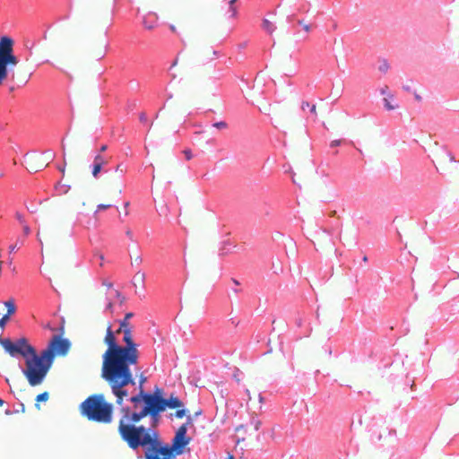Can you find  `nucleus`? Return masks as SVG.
Returning <instances> with one entry per match:
<instances>
[{
    "label": "nucleus",
    "instance_id": "obj_33",
    "mask_svg": "<svg viewBox=\"0 0 459 459\" xmlns=\"http://www.w3.org/2000/svg\"><path fill=\"white\" fill-rule=\"evenodd\" d=\"M15 217L21 224L25 223L24 217L21 213L17 212Z\"/></svg>",
    "mask_w": 459,
    "mask_h": 459
},
{
    "label": "nucleus",
    "instance_id": "obj_15",
    "mask_svg": "<svg viewBox=\"0 0 459 459\" xmlns=\"http://www.w3.org/2000/svg\"><path fill=\"white\" fill-rule=\"evenodd\" d=\"M262 28L269 34H273L275 30L274 24L268 19H264L262 22Z\"/></svg>",
    "mask_w": 459,
    "mask_h": 459
},
{
    "label": "nucleus",
    "instance_id": "obj_8",
    "mask_svg": "<svg viewBox=\"0 0 459 459\" xmlns=\"http://www.w3.org/2000/svg\"><path fill=\"white\" fill-rule=\"evenodd\" d=\"M453 161H455V157L446 148L438 149L434 153V163L437 170L448 171Z\"/></svg>",
    "mask_w": 459,
    "mask_h": 459
},
{
    "label": "nucleus",
    "instance_id": "obj_53",
    "mask_svg": "<svg viewBox=\"0 0 459 459\" xmlns=\"http://www.w3.org/2000/svg\"><path fill=\"white\" fill-rule=\"evenodd\" d=\"M362 260L364 263H366V262H368V257L366 255H364Z\"/></svg>",
    "mask_w": 459,
    "mask_h": 459
},
{
    "label": "nucleus",
    "instance_id": "obj_43",
    "mask_svg": "<svg viewBox=\"0 0 459 459\" xmlns=\"http://www.w3.org/2000/svg\"><path fill=\"white\" fill-rule=\"evenodd\" d=\"M17 248V245H13L10 247V252H14Z\"/></svg>",
    "mask_w": 459,
    "mask_h": 459
},
{
    "label": "nucleus",
    "instance_id": "obj_28",
    "mask_svg": "<svg viewBox=\"0 0 459 459\" xmlns=\"http://www.w3.org/2000/svg\"><path fill=\"white\" fill-rule=\"evenodd\" d=\"M126 171V168L122 165H117L116 168V172L119 173L120 175L125 174Z\"/></svg>",
    "mask_w": 459,
    "mask_h": 459
},
{
    "label": "nucleus",
    "instance_id": "obj_37",
    "mask_svg": "<svg viewBox=\"0 0 459 459\" xmlns=\"http://www.w3.org/2000/svg\"><path fill=\"white\" fill-rule=\"evenodd\" d=\"M96 257H97L98 259H100V265H102V262H103V260H104V255H103L102 254H97V255H96Z\"/></svg>",
    "mask_w": 459,
    "mask_h": 459
},
{
    "label": "nucleus",
    "instance_id": "obj_42",
    "mask_svg": "<svg viewBox=\"0 0 459 459\" xmlns=\"http://www.w3.org/2000/svg\"><path fill=\"white\" fill-rule=\"evenodd\" d=\"M145 381H146V377H141V379H140V388H141V389H143V388H142V385H143V384Z\"/></svg>",
    "mask_w": 459,
    "mask_h": 459
},
{
    "label": "nucleus",
    "instance_id": "obj_46",
    "mask_svg": "<svg viewBox=\"0 0 459 459\" xmlns=\"http://www.w3.org/2000/svg\"><path fill=\"white\" fill-rule=\"evenodd\" d=\"M123 333V330H120V327H119L116 332H114L115 335H116V334H118V333Z\"/></svg>",
    "mask_w": 459,
    "mask_h": 459
},
{
    "label": "nucleus",
    "instance_id": "obj_36",
    "mask_svg": "<svg viewBox=\"0 0 459 459\" xmlns=\"http://www.w3.org/2000/svg\"><path fill=\"white\" fill-rule=\"evenodd\" d=\"M126 234L131 240L133 239V232L130 229L126 230Z\"/></svg>",
    "mask_w": 459,
    "mask_h": 459
},
{
    "label": "nucleus",
    "instance_id": "obj_21",
    "mask_svg": "<svg viewBox=\"0 0 459 459\" xmlns=\"http://www.w3.org/2000/svg\"><path fill=\"white\" fill-rule=\"evenodd\" d=\"M385 108L387 110H394L397 108V105H394L391 103L390 100L388 98L384 99Z\"/></svg>",
    "mask_w": 459,
    "mask_h": 459
},
{
    "label": "nucleus",
    "instance_id": "obj_58",
    "mask_svg": "<svg viewBox=\"0 0 459 459\" xmlns=\"http://www.w3.org/2000/svg\"><path fill=\"white\" fill-rule=\"evenodd\" d=\"M4 401L2 399H0V407L4 405Z\"/></svg>",
    "mask_w": 459,
    "mask_h": 459
},
{
    "label": "nucleus",
    "instance_id": "obj_63",
    "mask_svg": "<svg viewBox=\"0 0 459 459\" xmlns=\"http://www.w3.org/2000/svg\"><path fill=\"white\" fill-rule=\"evenodd\" d=\"M128 206H129V202H126V203L125 204V207H128Z\"/></svg>",
    "mask_w": 459,
    "mask_h": 459
},
{
    "label": "nucleus",
    "instance_id": "obj_18",
    "mask_svg": "<svg viewBox=\"0 0 459 459\" xmlns=\"http://www.w3.org/2000/svg\"><path fill=\"white\" fill-rule=\"evenodd\" d=\"M236 0H230L229 2V10H228V18L230 19H234L236 18L237 16V13H238V11H237V8L236 6L234 5V3H235Z\"/></svg>",
    "mask_w": 459,
    "mask_h": 459
},
{
    "label": "nucleus",
    "instance_id": "obj_1",
    "mask_svg": "<svg viewBox=\"0 0 459 459\" xmlns=\"http://www.w3.org/2000/svg\"><path fill=\"white\" fill-rule=\"evenodd\" d=\"M123 342L125 346L117 344L111 325L108 324L104 338L108 349L103 354L101 377L110 386L117 405H122L124 399L128 397L127 387L135 385L129 367L136 365L139 359L138 346L134 342L132 329L123 330Z\"/></svg>",
    "mask_w": 459,
    "mask_h": 459
},
{
    "label": "nucleus",
    "instance_id": "obj_32",
    "mask_svg": "<svg viewBox=\"0 0 459 459\" xmlns=\"http://www.w3.org/2000/svg\"><path fill=\"white\" fill-rule=\"evenodd\" d=\"M115 293H116V296L119 299L121 304L126 301V298L124 296H122L118 290H116Z\"/></svg>",
    "mask_w": 459,
    "mask_h": 459
},
{
    "label": "nucleus",
    "instance_id": "obj_13",
    "mask_svg": "<svg viewBox=\"0 0 459 459\" xmlns=\"http://www.w3.org/2000/svg\"><path fill=\"white\" fill-rule=\"evenodd\" d=\"M182 406H183V403L178 397L170 396L169 399H165V404H164L165 409L167 407H169L170 409H176V408H180Z\"/></svg>",
    "mask_w": 459,
    "mask_h": 459
},
{
    "label": "nucleus",
    "instance_id": "obj_54",
    "mask_svg": "<svg viewBox=\"0 0 459 459\" xmlns=\"http://www.w3.org/2000/svg\"><path fill=\"white\" fill-rule=\"evenodd\" d=\"M335 214H336V211H333V212L330 213V215H331V216H335Z\"/></svg>",
    "mask_w": 459,
    "mask_h": 459
},
{
    "label": "nucleus",
    "instance_id": "obj_59",
    "mask_svg": "<svg viewBox=\"0 0 459 459\" xmlns=\"http://www.w3.org/2000/svg\"><path fill=\"white\" fill-rule=\"evenodd\" d=\"M232 281L234 282V284H237V285L238 284V281L235 279H233Z\"/></svg>",
    "mask_w": 459,
    "mask_h": 459
},
{
    "label": "nucleus",
    "instance_id": "obj_30",
    "mask_svg": "<svg viewBox=\"0 0 459 459\" xmlns=\"http://www.w3.org/2000/svg\"><path fill=\"white\" fill-rule=\"evenodd\" d=\"M175 415H176V417H177V418H179V419H180V418H183V417L186 415V411H185V410H183V409H182V410H178V411H176V414H175Z\"/></svg>",
    "mask_w": 459,
    "mask_h": 459
},
{
    "label": "nucleus",
    "instance_id": "obj_6",
    "mask_svg": "<svg viewBox=\"0 0 459 459\" xmlns=\"http://www.w3.org/2000/svg\"><path fill=\"white\" fill-rule=\"evenodd\" d=\"M143 403L144 407L141 411H136V415L142 419L150 415L153 421L157 422L159 420V414L165 411V399L157 393L146 394V395H143Z\"/></svg>",
    "mask_w": 459,
    "mask_h": 459
},
{
    "label": "nucleus",
    "instance_id": "obj_17",
    "mask_svg": "<svg viewBox=\"0 0 459 459\" xmlns=\"http://www.w3.org/2000/svg\"><path fill=\"white\" fill-rule=\"evenodd\" d=\"M143 395H146V394L143 392V389H141L140 393L137 395L132 396L130 398V401L134 403V410L137 409V404L143 402Z\"/></svg>",
    "mask_w": 459,
    "mask_h": 459
},
{
    "label": "nucleus",
    "instance_id": "obj_64",
    "mask_svg": "<svg viewBox=\"0 0 459 459\" xmlns=\"http://www.w3.org/2000/svg\"><path fill=\"white\" fill-rule=\"evenodd\" d=\"M299 124L301 125L302 127H305V125H303L301 121H299Z\"/></svg>",
    "mask_w": 459,
    "mask_h": 459
},
{
    "label": "nucleus",
    "instance_id": "obj_48",
    "mask_svg": "<svg viewBox=\"0 0 459 459\" xmlns=\"http://www.w3.org/2000/svg\"><path fill=\"white\" fill-rule=\"evenodd\" d=\"M135 262H137L138 264L142 263V258L140 256H137L135 258Z\"/></svg>",
    "mask_w": 459,
    "mask_h": 459
},
{
    "label": "nucleus",
    "instance_id": "obj_35",
    "mask_svg": "<svg viewBox=\"0 0 459 459\" xmlns=\"http://www.w3.org/2000/svg\"><path fill=\"white\" fill-rule=\"evenodd\" d=\"M299 23L303 26V29L308 32L310 30V25L303 23V21H299Z\"/></svg>",
    "mask_w": 459,
    "mask_h": 459
},
{
    "label": "nucleus",
    "instance_id": "obj_22",
    "mask_svg": "<svg viewBox=\"0 0 459 459\" xmlns=\"http://www.w3.org/2000/svg\"><path fill=\"white\" fill-rule=\"evenodd\" d=\"M212 126L219 130H224L228 128V124L225 121L216 122Z\"/></svg>",
    "mask_w": 459,
    "mask_h": 459
},
{
    "label": "nucleus",
    "instance_id": "obj_7",
    "mask_svg": "<svg viewBox=\"0 0 459 459\" xmlns=\"http://www.w3.org/2000/svg\"><path fill=\"white\" fill-rule=\"evenodd\" d=\"M0 345L12 357L18 355L23 359L34 352L35 348L31 346L26 338H20L13 342L9 338H0Z\"/></svg>",
    "mask_w": 459,
    "mask_h": 459
},
{
    "label": "nucleus",
    "instance_id": "obj_3",
    "mask_svg": "<svg viewBox=\"0 0 459 459\" xmlns=\"http://www.w3.org/2000/svg\"><path fill=\"white\" fill-rule=\"evenodd\" d=\"M81 413L89 420L108 424L113 419V405L106 402L102 394H92L80 405Z\"/></svg>",
    "mask_w": 459,
    "mask_h": 459
},
{
    "label": "nucleus",
    "instance_id": "obj_11",
    "mask_svg": "<svg viewBox=\"0 0 459 459\" xmlns=\"http://www.w3.org/2000/svg\"><path fill=\"white\" fill-rule=\"evenodd\" d=\"M306 108H308L309 112L313 116V119L316 120L317 118V108L316 104H311L307 100H302L300 103V109L305 111Z\"/></svg>",
    "mask_w": 459,
    "mask_h": 459
},
{
    "label": "nucleus",
    "instance_id": "obj_25",
    "mask_svg": "<svg viewBox=\"0 0 459 459\" xmlns=\"http://www.w3.org/2000/svg\"><path fill=\"white\" fill-rule=\"evenodd\" d=\"M9 316H7L6 315H4L1 319H0V327L2 329H4L5 327V325H6V322L9 320Z\"/></svg>",
    "mask_w": 459,
    "mask_h": 459
},
{
    "label": "nucleus",
    "instance_id": "obj_61",
    "mask_svg": "<svg viewBox=\"0 0 459 459\" xmlns=\"http://www.w3.org/2000/svg\"><path fill=\"white\" fill-rule=\"evenodd\" d=\"M118 194H121L122 193V188L119 187L118 190H117Z\"/></svg>",
    "mask_w": 459,
    "mask_h": 459
},
{
    "label": "nucleus",
    "instance_id": "obj_55",
    "mask_svg": "<svg viewBox=\"0 0 459 459\" xmlns=\"http://www.w3.org/2000/svg\"><path fill=\"white\" fill-rule=\"evenodd\" d=\"M243 428H244V426H243V425H241V426L238 427V428L236 429V430H237V431H238L240 429H243Z\"/></svg>",
    "mask_w": 459,
    "mask_h": 459
},
{
    "label": "nucleus",
    "instance_id": "obj_52",
    "mask_svg": "<svg viewBox=\"0 0 459 459\" xmlns=\"http://www.w3.org/2000/svg\"><path fill=\"white\" fill-rule=\"evenodd\" d=\"M387 90H388V88H387V86H385V89L382 90V93H385Z\"/></svg>",
    "mask_w": 459,
    "mask_h": 459
},
{
    "label": "nucleus",
    "instance_id": "obj_23",
    "mask_svg": "<svg viewBox=\"0 0 459 459\" xmlns=\"http://www.w3.org/2000/svg\"><path fill=\"white\" fill-rule=\"evenodd\" d=\"M102 169V166L99 165V164H96V163H93V167H92V176L94 178H97L99 173L100 172Z\"/></svg>",
    "mask_w": 459,
    "mask_h": 459
},
{
    "label": "nucleus",
    "instance_id": "obj_26",
    "mask_svg": "<svg viewBox=\"0 0 459 459\" xmlns=\"http://www.w3.org/2000/svg\"><path fill=\"white\" fill-rule=\"evenodd\" d=\"M183 153L187 160H189L193 158L192 152L189 149H185L183 151Z\"/></svg>",
    "mask_w": 459,
    "mask_h": 459
},
{
    "label": "nucleus",
    "instance_id": "obj_31",
    "mask_svg": "<svg viewBox=\"0 0 459 459\" xmlns=\"http://www.w3.org/2000/svg\"><path fill=\"white\" fill-rule=\"evenodd\" d=\"M161 212H162V213H161V214H162L164 217H168V215H169V207H168V205H167V204H164V206L161 208Z\"/></svg>",
    "mask_w": 459,
    "mask_h": 459
},
{
    "label": "nucleus",
    "instance_id": "obj_19",
    "mask_svg": "<svg viewBox=\"0 0 459 459\" xmlns=\"http://www.w3.org/2000/svg\"><path fill=\"white\" fill-rule=\"evenodd\" d=\"M94 163L99 164L103 167L105 164L108 163V161L105 160V158L103 156H101L100 154H98L94 158Z\"/></svg>",
    "mask_w": 459,
    "mask_h": 459
},
{
    "label": "nucleus",
    "instance_id": "obj_62",
    "mask_svg": "<svg viewBox=\"0 0 459 459\" xmlns=\"http://www.w3.org/2000/svg\"><path fill=\"white\" fill-rule=\"evenodd\" d=\"M60 171L64 174L65 173V168L60 169Z\"/></svg>",
    "mask_w": 459,
    "mask_h": 459
},
{
    "label": "nucleus",
    "instance_id": "obj_4",
    "mask_svg": "<svg viewBox=\"0 0 459 459\" xmlns=\"http://www.w3.org/2000/svg\"><path fill=\"white\" fill-rule=\"evenodd\" d=\"M187 423L181 425L172 439V445L165 444L159 436L157 455L159 459H175L177 455L184 453L185 447L190 443L191 438L186 436Z\"/></svg>",
    "mask_w": 459,
    "mask_h": 459
},
{
    "label": "nucleus",
    "instance_id": "obj_38",
    "mask_svg": "<svg viewBox=\"0 0 459 459\" xmlns=\"http://www.w3.org/2000/svg\"><path fill=\"white\" fill-rule=\"evenodd\" d=\"M379 69H380L382 72H386V71H387V69H388V65H387V64H384L383 65H381V66L379 67Z\"/></svg>",
    "mask_w": 459,
    "mask_h": 459
},
{
    "label": "nucleus",
    "instance_id": "obj_29",
    "mask_svg": "<svg viewBox=\"0 0 459 459\" xmlns=\"http://www.w3.org/2000/svg\"><path fill=\"white\" fill-rule=\"evenodd\" d=\"M109 207H111V204H99L97 206L96 212H100L101 210L108 209Z\"/></svg>",
    "mask_w": 459,
    "mask_h": 459
},
{
    "label": "nucleus",
    "instance_id": "obj_16",
    "mask_svg": "<svg viewBox=\"0 0 459 459\" xmlns=\"http://www.w3.org/2000/svg\"><path fill=\"white\" fill-rule=\"evenodd\" d=\"M4 306L7 308V312L5 314L7 316L10 317L12 315H13L15 313L16 307H15L14 301L13 299H9V300L5 301Z\"/></svg>",
    "mask_w": 459,
    "mask_h": 459
},
{
    "label": "nucleus",
    "instance_id": "obj_56",
    "mask_svg": "<svg viewBox=\"0 0 459 459\" xmlns=\"http://www.w3.org/2000/svg\"><path fill=\"white\" fill-rule=\"evenodd\" d=\"M104 56H105V50L102 53H100V58H102Z\"/></svg>",
    "mask_w": 459,
    "mask_h": 459
},
{
    "label": "nucleus",
    "instance_id": "obj_57",
    "mask_svg": "<svg viewBox=\"0 0 459 459\" xmlns=\"http://www.w3.org/2000/svg\"><path fill=\"white\" fill-rule=\"evenodd\" d=\"M177 63H178V59H176V60L173 62L172 66H175V65H177Z\"/></svg>",
    "mask_w": 459,
    "mask_h": 459
},
{
    "label": "nucleus",
    "instance_id": "obj_60",
    "mask_svg": "<svg viewBox=\"0 0 459 459\" xmlns=\"http://www.w3.org/2000/svg\"><path fill=\"white\" fill-rule=\"evenodd\" d=\"M228 459H235V458H234V456H233L232 455H230L228 456Z\"/></svg>",
    "mask_w": 459,
    "mask_h": 459
},
{
    "label": "nucleus",
    "instance_id": "obj_49",
    "mask_svg": "<svg viewBox=\"0 0 459 459\" xmlns=\"http://www.w3.org/2000/svg\"><path fill=\"white\" fill-rule=\"evenodd\" d=\"M108 289L112 288V283L110 282H105L104 283Z\"/></svg>",
    "mask_w": 459,
    "mask_h": 459
},
{
    "label": "nucleus",
    "instance_id": "obj_41",
    "mask_svg": "<svg viewBox=\"0 0 459 459\" xmlns=\"http://www.w3.org/2000/svg\"><path fill=\"white\" fill-rule=\"evenodd\" d=\"M414 98L417 101H421V97L418 93L414 92Z\"/></svg>",
    "mask_w": 459,
    "mask_h": 459
},
{
    "label": "nucleus",
    "instance_id": "obj_47",
    "mask_svg": "<svg viewBox=\"0 0 459 459\" xmlns=\"http://www.w3.org/2000/svg\"><path fill=\"white\" fill-rule=\"evenodd\" d=\"M169 29L171 30V31L176 32V27L174 25H170Z\"/></svg>",
    "mask_w": 459,
    "mask_h": 459
},
{
    "label": "nucleus",
    "instance_id": "obj_9",
    "mask_svg": "<svg viewBox=\"0 0 459 459\" xmlns=\"http://www.w3.org/2000/svg\"><path fill=\"white\" fill-rule=\"evenodd\" d=\"M69 349L70 342L68 340L55 335L45 351H50L51 360L54 361L55 354L65 355Z\"/></svg>",
    "mask_w": 459,
    "mask_h": 459
},
{
    "label": "nucleus",
    "instance_id": "obj_50",
    "mask_svg": "<svg viewBox=\"0 0 459 459\" xmlns=\"http://www.w3.org/2000/svg\"><path fill=\"white\" fill-rule=\"evenodd\" d=\"M403 89H404L406 91H411V87H410V86H403Z\"/></svg>",
    "mask_w": 459,
    "mask_h": 459
},
{
    "label": "nucleus",
    "instance_id": "obj_51",
    "mask_svg": "<svg viewBox=\"0 0 459 459\" xmlns=\"http://www.w3.org/2000/svg\"><path fill=\"white\" fill-rule=\"evenodd\" d=\"M124 210H126V211H125V215H126V216H127V215H128V213H129V212H128V211H127V207H124Z\"/></svg>",
    "mask_w": 459,
    "mask_h": 459
},
{
    "label": "nucleus",
    "instance_id": "obj_40",
    "mask_svg": "<svg viewBox=\"0 0 459 459\" xmlns=\"http://www.w3.org/2000/svg\"><path fill=\"white\" fill-rule=\"evenodd\" d=\"M264 110L270 112L271 110H273V106L271 104H267L264 107Z\"/></svg>",
    "mask_w": 459,
    "mask_h": 459
},
{
    "label": "nucleus",
    "instance_id": "obj_10",
    "mask_svg": "<svg viewBox=\"0 0 459 459\" xmlns=\"http://www.w3.org/2000/svg\"><path fill=\"white\" fill-rule=\"evenodd\" d=\"M158 16L155 13H150L143 17V25L148 30H152L157 27Z\"/></svg>",
    "mask_w": 459,
    "mask_h": 459
},
{
    "label": "nucleus",
    "instance_id": "obj_39",
    "mask_svg": "<svg viewBox=\"0 0 459 459\" xmlns=\"http://www.w3.org/2000/svg\"><path fill=\"white\" fill-rule=\"evenodd\" d=\"M113 308V303L111 301H108L107 304V309L109 311H112Z\"/></svg>",
    "mask_w": 459,
    "mask_h": 459
},
{
    "label": "nucleus",
    "instance_id": "obj_27",
    "mask_svg": "<svg viewBox=\"0 0 459 459\" xmlns=\"http://www.w3.org/2000/svg\"><path fill=\"white\" fill-rule=\"evenodd\" d=\"M22 230H23V233L25 236H28L30 234V228L25 223L22 224Z\"/></svg>",
    "mask_w": 459,
    "mask_h": 459
},
{
    "label": "nucleus",
    "instance_id": "obj_12",
    "mask_svg": "<svg viewBox=\"0 0 459 459\" xmlns=\"http://www.w3.org/2000/svg\"><path fill=\"white\" fill-rule=\"evenodd\" d=\"M144 281H145V273L142 271H138L135 273L133 278V284L135 287H139L141 289L144 288Z\"/></svg>",
    "mask_w": 459,
    "mask_h": 459
},
{
    "label": "nucleus",
    "instance_id": "obj_44",
    "mask_svg": "<svg viewBox=\"0 0 459 459\" xmlns=\"http://www.w3.org/2000/svg\"><path fill=\"white\" fill-rule=\"evenodd\" d=\"M107 148H108V147H107V145H105V144H104V145H102V146L100 147V151L101 152H105V151L107 150Z\"/></svg>",
    "mask_w": 459,
    "mask_h": 459
},
{
    "label": "nucleus",
    "instance_id": "obj_2",
    "mask_svg": "<svg viewBox=\"0 0 459 459\" xmlns=\"http://www.w3.org/2000/svg\"><path fill=\"white\" fill-rule=\"evenodd\" d=\"M25 359V368L22 370L24 377L31 386L43 383L53 361L50 351H42L39 354L34 350Z\"/></svg>",
    "mask_w": 459,
    "mask_h": 459
},
{
    "label": "nucleus",
    "instance_id": "obj_5",
    "mask_svg": "<svg viewBox=\"0 0 459 459\" xmlns=\"http://www.w3.org/2000/svg\"><path fill=\"white\" fill-rule=\"evenodd\" d=\"M13 44L10 37L4 36L0 39V85L8 77V71L19 63L13 52Z\"/></svg>",
    "mask_w": 459,
    "mask_h": 459
},
{
    "label": "nucleus",
    "instance_id": "obj_34",
    "mask_svg": "<svg viewBox=\"0 0 459 459\" xmlns=\"http://www.w3.org/2000/svg\"><path fill=\"white\" fill-rule=\"evenodd\" d=\"M342 143V140H333L331 142L330 146L331 147H336Z\"/></svg>",
    "mask_w": 459,
    "mask_h": 459
},
{
    "label": "nucleus",
    "instance_id": "obj_24",
    "mask_svg": "<svg viewBox=\"0 0 459 459\" xmlns=\"http://www.w3.org/2000/svg\"><path fill=\"white\" fill-rule=\"evenodd\" d=\"M251 424L253 425V429L255 431L258 430L260 426H261V421L256 419V418H253L252 420H251Z\"/></svg>",
    "mask_w": 459,
    "mask_h": 459
},
{
    "label": "nucleus",
    "instance_id": "obj_20",
    "mask_svg": "<svg viewBox=\"0 0 459 459\" xmlns=\"http://www.w3.org/2000/svg\"><path fill=\"white\" fill-rule=\"evenodd\" d=\"M48 397H49V395H48V392L41 393V394L37 395L36 402L37 403L46 402V401L48 400Z\"/></svg>",
    "mask_w": 459,
    "mask_h": 459
},
{
    "label": "nucleus",
    "instance_id": "obj_14",
    "mask_svg": "<svg viewBox=\"0 0 459 459\" xmlns=\"http://www.w3.org/2000/svg\"><path fill=\"white\" fill-rule=\"evenodd\" d=\"M134 316L132 312H128L125 315V317L119 321L120 330L124 329H133L131 324L129 323V319Z\"/></svg>",
    "mask_w": 459,
    "mask_h": 459
},
{
    "label": "nucleus",
    "instance_id": "obj_45",
    "mask_svg": "<svg viewBox=\"0 0 459 459\" xmlns=\"http://www.w3.org/2000/svg\"><path fill=\"white\" fill-rule=\"evenodd\" d=\"M140 120H141V121H145V120H146L145 114H142V115L140 116Z\"/></svg>",
    "mask_w": 459,
    "mask_h": 459
}]
</instances>
